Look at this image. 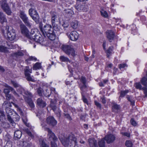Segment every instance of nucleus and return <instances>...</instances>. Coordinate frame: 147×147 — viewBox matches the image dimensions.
Returning a JSON list of instances; mask_svg holds the SVG:
<instances>
[{
	"label": "nucleus",
	"instance_id": "nucleus-1",
	"mask_svg": "<svg viewBox=\"0 0 147 147\" xmlns=\"http://www.w3.org/2000/svg\"><path fill=\"white\" fill-rule=\"evenodd\" d=\"M51 22L52 26L55 30H58L59 26L58 25V23L60 22L59 18L58 16L57 13L54 11H51Z\"/></svg>",
	"mask_w": 147,
	"mask_h": 147
},
{
	"label": "nucleus",
	"instance_id": "nucleus-2",
	"mask_svg": "<svg viewBox=\"0 0 147 147\" xmlns=\"http://www.w3.org/2000/svg\"><path fill=\"white\" fill-rule=\"evenodd\" d=\"M6 32L3 33L5 38L8 40L12 41L16 37V34L15 30L11 26H8L6 28Z\"/></svg>",
	"mask_w": 147,
	"mask_h": 147
},
{
	"label": "nucleus",
	"instance_id": "nucleus-3",
	"mask_svg": "<svg viewBox=\"0 0 147 147\" xmlns=\"http://www.w3.org/2000/svg\"><path fill=\"white\" fill-rule=\"evenodd\" d=\"M41 125L42 126V127L44 128V129L45 131H47L48 136L50 140L53 141L51 142V147H57V145L55 143V142L58 140L57 137L55 136L54 133L52 132L49 128L45 127L42 124H41Z\"/></svg>",
	"mask_w": 147,
	"mask_h": 147
},
{
	"label": "nucleus",
	"instance_id": "nucleus-4",
	"mask_svg": "<svg viewBox=\"0 0 147 147\" xmlns=\"http://www.w3.org/2000/svg\"><path fill=\"white\" fill-rule=\"evenodd\" d=\"M61 49L65 53L68 55H71L73 57L76 55L74 49L70 45H63L61 47Z\"/></svg>",
	"mask_w": 147,
	"mask_h": 147
},
{
	"label": "nucleus",
	"instance_id": "nucleus-5",
	"mask_svg": "<svg viewBox=\"0 0 147 147\" xmlns=\"http://www.w3.org/2000/svg\"><path fill=\"white\" fill-rule=\"evenodd\" d=\"M1 8L5 13L9 16L11 15L12 12L6 0H3L1 2Z\"/></svg>",
	"mask_w": 147,
	"mask_h": 147
},
{
	"label": "nucleus",
	"instance_id": "nucleus-6",
	"mask_svg": "<svg viewBox=\"0 0 147 147\" xmlns=\"http://www.w3.org/2000/svg\"><path fill=\"white\" fill-rule=\"evenodd\" d=\"M20 16L25 24L28 27H30L31 24L30 22L28 17L25 14V11H20L19 12Z\"/></svg>",
	"mask_w": 147,
	"mask_h": 147
},
{
	"label": "nucleus",
	"instance_id": "nucleus-7",
	"mask_svg": "<svg viewBox=\"0 0 147 147\" xmlns=\"http://www.w3.org/2000/svg\"><path fill=\"white\" fill-rule=\"evenodd\" d=\"M53 28L51 25L46 24L43 27V30L41 32L43 35L46 37V34L49 33H50L53 31Z\"/></svg>",
	"mask_w": 147,
	"mask_h": 147
},
{
	"label": "nucleus",
	"instance_id": "nucleus-8",
	"mask_svg": "<svg viewBox=\"0 0 147 147\" xmlns=\"http://www.w3.org/2000/svg\"><path fill=\"white\" fill-rule=\"evenodd\" d=\"M24 74L26 80L29 81L35 82V80L33 78L30 74L32 73V69L29 68V67L26 66L24 69Z\"/></svg>",
	"mask_w": 147,
	"mask_h": 147
},
{
	"label": "nucleus",
	"instance_id": "nucleus-9",
	"mask_svg": "<svg viewBox=\"0 0 147 147\" xmlns=\"http://www.w3.org/2000/svg\"><path fill=\"white\" fill-rule=\"evenodd\" d=\"M76 9L79 11H86L87 9V6L84 3L80 1L76 2L75 5Z\"/></svg>",
	"mask_w": 147,
	"mask_h": 147
},
{
	"label": "nucleus",
	"instance_id": "nucleus-10",
	"mask_svg": "<svg viewBox=\"0 0 147 147\" xmlns=\"http://www.w3.org/2000/svg\"><path fill=\"white\" fill-rule=\"evenodd\" d=\"M66 34L69 38L72 41H76L78 37V34L76 31L72 32L69 35H68V33H67Z\"/></svg>",
	"mask_w": 147,
	"mask_h": 147
},
{
	"label": "nucleus",
	"instance_id": "nucleus-11",
	"mask_svg": "<svg viewBox=\"0 0 147 147\" xmlns=\"http://www.w3.org/2000/svg\"><path fill=\"white\" fill-rule=\"evenodd\" d=\"M19 88L17 90L19 91L21 94H24L25 95L27 96L28 97L30 98L32 97V94L30 92L27 90H25L24 88L20 86Z\"/></svg>",
	"mask_w": 147,
	"mask_h": 147
},
{
	"label": "nucleus",
	"instance_id": "nucleus-12",
	"mask_svg": "<svg viewBox=\"0 0 147 147\" xmlns=\"http://www.w3.org/2000/svg\"><path fill=\"white\" fill-rule=\"evenodd\" d=\"M108 144L112 143L115 140V136L111 134L107 135L104 138Z\"/></svg>",
	"mask_w": 147,
	"mask_h": 147
},
{
	"label": "nucleus",
	"instance_id": "nucleus-13",
	"mask_svg": "<svg viewBox=\"0 0 147 147\" xmlns=\"http://www.w3.org/2000/svg\"><path fill=\"white\" fill-rule=\"evenodd\" d=\"M20 28L22 33L27 37H29V32L26 26L24 24H21L20 25Z\"/></svg>",
	"mask_w": 147,
	"mask_h": 147
},
{
	"label": "nucleus",
	"instance_id": "nucleus-14",
	"mask_svg": "<svg viewBox=\"0 0 147 147\" xmlns=\"http://www.w3.org/2000/svg\"><path fill=\"white\" fill-rule=\"evenodd\" d=\"M46 121L47 123L52 126L56 125L57 123L53 117L51 116H49L47 118Z\"/></svg>",
	"mask_w": 147,
	"mask_h": 147
},
{
	"label": "nucleus",
	"instance_id": "nucleus-15",
	"mask_svg": "<svg viewBox=\"0 0 147 147\" xmlns=\"http://www.w3.org/2000/svg\"><path fill=\"white\" fill-rule=\"evenodd\" d=\"M107 36L110 42H111L113 40L115 36V33L114 32L111 30H108L106 32Z\"/></svg>",
	"mask_w": 147,
	"mask_h": 147
},
{
	"label": "nucleus",
	"instance_id": "nucleus-16",
	"mask_svg": "<svg viewBox=\"0 0 147 147\" xmlns=\"http://www.w3.org/2000/svg\"><path fill=\"white\" fill-rule=\"evenodd\" d=\"M24 52L23 51H18L16 52L13 53V56L15 59L21 58L24 55Z\"/></svg>",
	"mask_w": 147,
	"mask_h": 147
},
{
	"label": "nucleus",
	"instance_id": "nucleus-17",
	"mask_svg": "<svg viewBox=\"0 0 147 147\" xmlns=\"http://www.w3.org/2000/svg\"><path fill=\"white\" fill-rule=\"evenodd\" d=\"M37 105L41 108L45 107L46 105L45 102L41 98H38L36 100Z\"/></svg>",
	"mask_w": 147,
	"mask_h": 147
},
{
	"label": "nucleus",
	"instance_id": "nucleus-18",
	"mask_svg": "<svg viewBox=\"0 0 147 147\" xmlns=\"http://www.w3.org/2000/svg\"><path fill=\"white\" fill-rule=\"evenodd\" d=\"M89 144L90 147H97V141L93 138H89L88 140Z\"/></svg>",
	"mask_w": 147,
	"mask_h": 147
},
{
	"label": "nucleus",
	"instance_id": "nucleus-19",
	"mask_svg": "<svg viewBox=\"0 0 147 147\" xmlns=\"http://www.w3.org/2000/svg\"><path fill=\"white\" fill-rule=\"evenodd\" d=\"M25 99L30 107L32 109L34 108L35 106L34 105L31 98H26Z\"/></svg>",
	"mask_w": 147,
	"mask_h": 147
},
{
	"label": "nucleus",
	"instance_id": "nucleus-20",
	"mask_svg": "<svg viewBox=\"0 0 147 147\" xmlns=\"http://www.w3.org/2000/svg\"><path fill=\"white\" fill-rule=\"evenodd\" d=\"M79 87L81 91V93L82 95H85L87 88L86 85H82V84H80Z\"/></svg>",
	"mask_w": 147,
	"mask_h": 147
},
{
	"label": "nucleus",
	"instance_id": "nucleus-21",
	"mask_svg": "<svg viewBox=\"0 0 147 147\" xmlns=\"http://www.w3.org/2000/svg\"><path fill=\"white\" fill-rule=\"evenodd\" d=\"M0 21L1 24L7 21L5 15L2 12H0Z\"/></svg>",
	"mask_w": 147,
	"mask_h": 147
},
{
	"label": "nucleus",
	"instance_id": "nucleus-22",
	"mask_svg": "<svg viewBox=\"0 0 147 147\" xmlns=\"http://www.w3.org/2000/svg\"><path fill=\"white\" fill-rule=\"evenodd\" d=\"M22 132L19 130H17L14 132V137L15 139H20L22 135Z\"/></svg>",
	"mask_w": 147,
	"mask_h": 147
},
{
	"label": "nucleus",
	"instance_id": "nucleus-23",
	"mask_svg": "<svg viewBox=\"0 0 147 147\" xmlns=\"http://www.w3.org/2000/svg\"><path fill=\"white\" fill-rule=\"evenodd\" d=\"M46 35V36L47 37L51 40H54L56 38V35H55V33L53 32V31L50 33H49Z\"/></svg>",
	"mask_w": 147,
	"mask_h": 147
},
{
	"label": "nucleus",
	"instance_id": "nucleus-24",
	"mask_svg": "<svg viewBox=\"0 0 147 147\" xmlns=\"http://www.w3.org/2000/svg\"><path fill=\"white\" fill-rule=\"evenodd\" d=\"M112 107V109L113 111L117 113L118 112L120 109V105H118L116 103H113Z\"/></svg>",
	"mask_w": 147,
	"mask_h": 147
},
{
	"label": "nucleus",
	"instance_id": "nucleus-25",
	"mask_svg": "<svg viewBox=\"0 0 147 147\" xmlns=\"http://www.w3.org/2000/svg\"><path fill=\"white\" fill-rule=\"evenodd\" d=\"M128 100L130 102L131 105L134 106L135 104L134 98L132 96L127 95L126 97Z\"/></svg>",
	"mask_w": 147,
	"mask_h": 147
},
{
	"label": "nucleus",
	"instance_id": "nucleus-26",
	"mask_svg": "<svg viewBox=\"0 0 147 147\" xmlns=\"http://www.w3.org/2000/svg\"><path fill=\"white\" fill-rule=\"evenodd\" d=\"M28 13L30 16H32L36 15L38 14L36 11L33 8H30L29 10Z\"/></svg>",
	"mask_w": 147,
	"mask_h": 147
},
{
	"label": "nucleus",
	"instance_id": "nucleus-27",
	"mask_svg": "<svg viewBox=\"0 0 147 147\" xmlns=\"http://www.w3.org/2000/svg\"><path fill=\"white\" fill-rule=\"evenodd\" d=\"M5 87L6 88H4V92L5 94V95H6L9 94L10 91V87H11L10 86L7 85V84H5L4 85Z\"/></svg>",
	"mask_w": 147,
	"mask_h": 147
},
{
	"label": "nucleus",
	"instance_id": "nucleus-28",
	"mask_svg": "<svg viewBox=\"0 0 147 147\" xmlns=\"http://www.w3.org/2000/svg\"><path fill=\"white\" fill-rule=\"evenodd\" d=\"M30 17L37 24H38L39 22V17L38 14H37L36 15L32 16Z\"/></svg>",
	"mask_w": 147,
	"mask_h": 147
},
{
	"label": "nucleus",
	"instance_id": "nucleus-29",
	"mask_svg": "<svg viewBox=\"0 0 147 147\" xmlns=\"http://www.w3.org/2000/svg\"><path fill=\"white\" fill-rule=\"evenodd\" d=\"M42 67L41 63H36L33 67V69L34 70H36L37 69H41Z\"/></svg>",
	"mask_w": 147,
	"mask_h": 147
},
{
	"label": "nucleus",
	"instance_id": "nucleus-30",
	"mask_svg": "<svg viewBox=\"0 0 147 147\" xmlns=\"http://www.w3.org/2000/svg\"><path fill=\"white\" fill-rule=\"evenodd\" d=\"M40 36H41V34L38 32L37 33L35 34L34 36V37H32V39H33L36 42H38V40Z\"/></svg>",
	"mask_w": 147,
	"mask_h": 147
},
{
	"label": "nucleus",
	"instance_id": "nucleus-31",
	"mask_svg": "<svg viewBox=\"0 0 147 147\" xmlns=\"http://www.w3.org/2000/svg\"><path fill=\"white\" fill-rule=\"evenodd\" d=\"M71 27L74 29H76L78 26V22L77 21H74L72 22L71 23Z\"/></svg>",
	"mask_w": 147,
	"mask_h": 147
},
{
	"label": "nucleus",
	"instance_id": "nucleus-32",
	"mask_svg": "<svg viewBox=\"0 0 147 147\" xmlns=\"http://www.w3.org/2000/svg\"><path fill=\"white\" fill-rule=\"evenodd\" d=\"M51 93V90H48V89H46L45 91L44 92L43 94L46 97H49L50 96Z\"/></svg>",
	"mask_w": 147,
	"mask_h": 147
},
{
	"label": "nucleus",
	"instance_id": "nucleus-33",
	"mask_svg": "<svg viewBox=\"0 0 147 147\" xmlns=\"http://www.w3.org/2000/svg\"><path fill=\"white\" fill-rule=\"evenodd\" d=\"M6 112L7 114V116H11L12 115L13 113V110L10 108H7L5 109Z\"/></svg>",
	"mask_w": 147,
	"mask_h": 147
},
{
	"label": "nucleus",
	"instance_id": "nucleus-34",
	"mask_svg": "<svg viewBox=\"0 0 147 147\" xmlns=\"http://www.w3.org/2000/svg\"><path fill=\"white\" fill-rule=\"evenodd\" d=\"M142 84L143 86L147 87V78L145 77H143L141 80Z\"/></svg>",
	"mask_w": 147,
	"mask_h": 147
},
{
	"label": "nucleus",
	"instance_id": "nucleus-35",
	"mask_svg": "<svg viewBox=\"0 0 147 147\" xmlns=\"http://www.w3.org/2000/svg\"><path fill=\"white\" fill-rule=\"evenodd\" d=\"M105 140L104 138H103L100 141H99L98 142V144L99 147H105Z\"/></svg>",
	"mask_w": 147,
	"mask_h": 147
},
{
	"label": "nucleus",
	"instance_id": "nucleus-36",
	"mask_svg": "<svg viewBox=\"0 0 147 147\" xmlns=\"http://www.w3.org/2000/svg\"><path fill=\"white\" fill-rule=\"evenodd\" d=\"M60 59L61 61L65 62H70L68 58L63 56H60Z\"/></svg>",
	"mask_w": 147,
	"mask_h": 147
},
{
	"label": "nucleus",
	"instance_id": "nucleus-37",
	"mask_svg": "<svg viewBox=\"0 0 147 147\" xmlns=\"http://www.w3.org/2000/svg\"><path fill=\"white\" fill-rule=\"evenodd\" d=\"M7 116V119L8 121H9L10 123L13 126H15L16 124L15 123L13 119L10 116Z\"/></svg>",
	"mask_w": 147,
	"mask_h": 147
},
{
	"label": "nucleus",
	"instance_id": "nucleus-38",
	"mask_svg": "<svg viewBox=\"0 0 147 147\" xmlns=\"http://www.w3.org/2000/svg\"><path fill=\"white\" fill-rule=\"evenodd\" d=\"M80 80L81 83L80 84H82V85H86V80L85 77L82 76L80 78Z\"/></svg>",
	"mask_w": 147,
	"mask_h": 147
},
{
	"label": "nucleus",
	"instance_id": "nucleus-39",
	"mask_svg": "<svg viewBox=\"0 0 147 147\" xmlns=\"http://www.w3.org/2000/svg\"><path fill=\"white\" fill-rule=\"evenodd\" d=\"M1 126L3 128H7L9 127L10 125L8 123L4 122L2 123Z\"/></svg>",
	"mask_w": 147,
	"mask_h": 147
},
{
	"label": "nucleus",
	"instance_id": "nucleus-40",
	"mask_svg": "<svg viewBox=\"0 0 147 147\" xmlns=\"http://www.w3.org/2000/svg\"><path fill=\"white\" fill-rule=\"evenodd\" d=\"M56 114L57 116L59 117H60L61 116V111L59 108H57L55 109V111H53Z\"/></svg>",
	"mask_w": 147,
	"mask_h": 147
},
{
	"label": "nucleus",
	"instance_id": "nucleus-41",
	"mask_svg": "<svg viewBox=\"0 0 147 147\" xmlns=\"http://www.w3.org/2000/svg\"><path fill=\"white\" fill-rule=\"evenodd\" d=\"M4 139L5 141L8 142L9 141H11V136L8 134L6 135L4 137Z\"/></svg>",
	"mask_w": 147,
	"mask_h": 147
},
{
	"label": "nucleus",
	"instance_id": "nucleus-42",
	"mask_svg": "<svg viewBox=\"0 0 147 147\" xmlns=\"http://www.w3.org/2000/svg\"><path fill=\"white\" fill-rule=\"evenodd\" d=\"M37 91L38 94L40 96H42V93L43 92V90L41 87H39L37 88Z\"/></svg>",
	"mask_w": 147,
	"mask_h": 147
},
{
	"label": "nucleus",
	"instance_id": "nucleus-43",
	"mask_svg": "<svg viewBox=\"0 0 147 147\" xmlns=\"http://www.w3.org/2000/svg\"><path fill=\"white\" fill-rule=\"evenodd\" d=\"M129 92L128 90H125L124 91H121V92L120 97H124L125 94Z\"/></svg>",
	"mask_w": 147,
	"mask_h": 147
},
{
	"label": "nucleus",
	"instance_id": "nucleus-44",
	"mask_svg": "<svg viewBox=\"0 0 147 147\" xmlns=\"http://www.w3.org/2000/svg\"><path fill=\"white\" fill-rule=\"evenodd\" d=\"M39 142L41 147H49L45 143L44 140H40Z\"/></svg>",
	"mask_w": 147,
	"mask_h": 147
},
{
	"label": "nucleus",
	"instance_id": "nucleus-45",
	"mask_svg": "<svg viewBox=\"0 0 147 147\" xmlns=\"http://www.w3.org/2000/svg\"><path fill=\"white\" fill-rule=\"evenodd\" d=\"M126 146L127 147H132V144L130 140H127L125 143Z\"/></svg>",
	"mask_w": 147,
	"mask_h": 147
},
{
	"label": "nucleus",
	"instance_id": "nucleus-46",
	"mask_svg": "<svg viewBox=\"0 0 147 147\" xmlns=\"http://www.w3.org/2000/svg\"><path fill=\"white\" fill-rule=\"evenodd\" d=\"M37 30L36 29H32L30 33V35H29V37L30 36V38L32 39V37H33L34 36H32V35L35 33L36 32H37Z\"/></svg>",
	"mask_w": 147,
	"mask_h": 147
},
{
	"label": "nucleus",
	"instance_id": "nucleus-47",
	"mask_svg": "<svg viewBox=\"0 0 147 147\" xmlns=\"http://www.w3.org/2000/svg\"><path fill=\"white\" fill-rule=\"evenodd\" d=\"M26 142H24V141H19L17 142V145L18 146H24L25 144V143H26Z\"/></svg>",
	"mask_w": 147,
	"mask_h": 147
},
{
	"label": "nucleus",
	"instance_id": "nucleus-48",
	"mask_svg": "<svg viewBox=\"0 0 147 147\" xmlns=\"http://www.w3.org/2000/svg\"><path fill=\"white\" fill-rule=\"evenodd\" d=\"M6 48L3 45H0V52H5L6 51Z\"/></svg>",
	"mask_w": 147,
	"mask_h": 147
},
{
	"label": "nucleus",
	"instance_id": "nucleus-49",
	"mask_svg": "<svg viewBox=\"0 0 147 147\" xmlns=\"http://www.w3.org/2000/svg\"><path fill=\"white\" fill-rule=\"evenodd\" d=\"M100 13L101 15L105 18H107L108 16V13L106 11H100Z\"/></svg>",
	"mask_w": 147,
	"mask_h": 147
},
{
	"label": "nucleus",
	"instance_id": "nucleus-50",
	"mask_svg": "<svg viewBox=\"0 0 147 147\" xmlns=\"http://www.w3.org/2000/svg\"><path fill=\"white\" fill-rule=\"evenodd\" d=\"M135 86L136 88L140 90L142 89V86L140 82L136 83L135 84Z\"/></svg>",
	"mask_w": 147,
	"mask_h": 147
},
{
	"label": "nucleus",
	"instance_id": "nucleus-51",
	"mask_svg": "<svg viewBox=\"0 0 147 147\" xmlns=\"http://www.w3.org/2000/svg\"><path fill=\"white\" fill-rule=\"evenodd\" d=\"M4 147H12V142L10 141L7 142Z\"/></svg>",
	"mask_w": 147,
	"mask_h": 147
},
{
	"label": "nucleus",
	"instance_id": "nucleus-52",
	"mask_svg": "<svg viewBox=\"0 0 147 147\" xmlns=\"http://www.w3.org/2000/svg\"><path fill=\"white\" fill-rule=\"evenodd\" d=\"M50 106L53 111H55V109L58 108L56 107L55 104L53 103H51L50 104Z\"/></svg>",
	"mask_w": 147,
	"mask_h": 147
},
{
	"label": "nucleus",
	"instance_id": "nucleus-53",
	"mask_svg": "<svg viewBox=\"0 0 147 147\" xmlns=\"http://www.w3.org/2000/svg\"><path fill=\"white\" fill-rule=\"evenodd\" d=\"M130 122L131 124L134 126H136L137 125V123L135 121L134 119L131 118V119L130 120Z\"/></svg>",
	"mask_w": 147,
	"mask_h": 147
},
{
	"label": "nucleus",
	"instance_id": "nucleus-54",
	"mask_svg": "<svg viewBox=\"0 0 147 147\" xmlns=\"http://www.w3.org/2000/svg\"><path fill=\"white\" fill-rule=\"evenodd\" d=\"M38 41L37 42L39 43L40 44H43L44 40L42 36L41 35V36H40L39 38L38 39Z\"/></svg>",
	"mask_w": 147,
	"mask_h": 147
},
{
	"label": "nucleus",
	"instance_id": "nucleus-55",
	"mask_svg": "<svg viewBox=\"0 0 147 147\" xmlns=\"http://www.w3.org/2000/svg\"><path fill=\"white\" fill-rule=\"evenodd\" d=\"M119 67L120 69H121L122 68H124L125 67H127V65L125 63L121 64L119 65Z\"/></svg>",
	"mask_w": 147,
	"mask_h": 147
},
{
	"label": "nucleus",
	"instance_id": "nucleus-56",
	"mask_svg": "<svg viewBox=\"0 0 147 147\" xmlns=\"http://www.w3.org/2000/svg\"><path fill=\"white\" fill-rule=\"evenodd\" d=\"M142 89L144 91V97H147V88L146 87H143L142 88Z\"/></svg>",
	"mask_w": 147,
	"mask_h": 147
},
{
	"label": "nucleus",
	"instance_id": "nucleus-57",
	"mask_svg": "<svg viewBox=\"0 0 147 147\" xmlns=\"http://www.w3.org/2000/svg\"><path fill=\"white\" fill-rule=\"evenodd\" d=\"M94 103L95 105L97 107L99 108V109H101V105L100 103L98 102L96 100H95L94 101Z\"/></svg>",
	"mask_w": 147,
	"mask_h": 147
},
{
	"label": "nucleus",
	"instance_id": "nucleus-58",
	"mask_svg": "<svg viewBox=\"0 0 147 147\" xmlns=\"http://www.w3.org/2000/svg\"><path fill=\"white\" fill-rule=\"evenodd\" d=\"M64 114L65 117L68 119L70 121L72 120L71 117L69 114L67 113H65Z\"/></svg>",
	"mask_w": 147,
	"mask_h": 147
},
{
	"label": "nucleus",
	"instance_id": "nucleus-59",
	"mask_svg": "<svg viewBox=\"0 0 147 147\" xmlns=\"http://www.w3.org/2000/svg\"><path fill=\"white\" fill-rule=\"evenodd\" d=\"M6 99L7 100H9L13 98V96H11L10 94H8L5 95Z\"/></svg>",
	"mask_w": 147,
	"mask_h": 147
},
{
	"label": "nucleus",
	"instance_id": "nucleus-60",
	"mask_svg": "<svg viewBox=\"0 0 147 147\" xmlns=\"http://www.w3.org/2000/svg\"><path fill=\"white\" fill-rule=\"evenodd\" d=\"M11 83L13 85V86L15 88L19 87L20 86L19 84L17 83L16 82L14 81H12L11 82Z\"/></svg>",
	"mask_w": 147,
	"mask_h": 147
},
{
	"label": "nucleus",
	"instance_id": "nucleus-61",
	"mask_svg": "<svg viewBox=\"0 0 147 147\" xmlns=\"http://www.w3.org/2000/svg\"><path fill=\"white\" fill-rule=\"evenodd\" d=\"M82 99L83 102L85 103L88 104V101L87 99L85 98V95H82Z\"/></svg>",
	"mask_w": 147,
	"mask_h": 147
},
{
	"label": "nucleus",
	"instance_id": "nucleus-62",
	"mask_svg": "<svg viewBox=\"0 0 147 147\" xmlns=\"http://www.w3.org/2000/svg\"><path fill=\"white\" fill-rule=\"evenodd\" d=\"M9 102L6 101L4 102L3 104V106L5 107V109L7 108H9V104H8Z\"/></svg>",
	"mask_w": 147,
	"mask_h": 147
},
{
	"label": "nucleus",
	"instance_id": "nucleus-63",
	"mask_svg": "<svg viewBox=\"0 0 147 147\" xmlns=\"http://www.w3.org/2000/svg\"><path fill=\"white\" fill-rule=\"evenodd\" d=\"M113 48L112 46L110 47H109L107 51V54H110L111 53Z\"/></svg>",
	"mask_w": 147,
	"mask_h": 147
},
{
	"label": "nucleus",
	"instance_id": "nucleus-64",
	"mask_svg": "<svg viewBox=\"0 0 147 147\" xmlns=\"http://www.w3.org/2000/svg\"><path fill=\"white\" fill-rule=\"evenodd\" d=\"M25 145L24 146V147H31L32 144L31 143H29L26 142L25 143Z\"/></svg>",
	"mask_w": 147,
	"mask_h": 147
}]
</instances>
